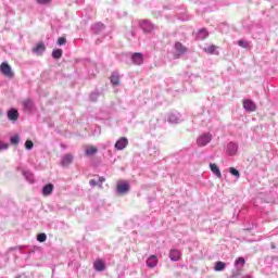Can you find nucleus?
<instances>
[{
    "instance_id": "f257e3e1",
    "label": "nucleus",
    "mask_w": 278,
    "mask_h": 278,
    "mask_svg": "<svg viewBox=\"0 0 278 278\" xmlns=\"http://www.w3.org/2000/svg\"><path fill=\"white\" fill-rule=\"evenodd\" d=\"M174 49H175V54H174L175 60H179L181 55H186V53H188V48H186V46H184V43L179 41L175 42Z\"/></svg>"
},
{
    "instance_id": "f03ea898",
    "label": "nucleus",
    "mask_w": 278,
    "mask_h": 278,
    "mask_svg": "<svg viewBox=\"0 0 278 278\" xmlns=\"http://www.w3.org/2000/svg\"><path fill=\"white\" fill-rule=\"evenodd\" d=\"M0 73L8 77V79H14V71H12V66H10L9 62H2L0 65Z\"/></svg>"
},
{
    "instance_id": "7ed1b4c3",
    "label": "nucleus",
    "mask_w": 278,
    "mask_h": 278,
    "mask_svg": "<svg viewBox=\"0 0 278 278\" xmlns=\"http://www.w3.org/2000/svg\"><path fill=\"white\" fill-rule=\"evenodd\" d=\"M167 123L170 125H179V123H184V116H181L179 112H172L167 115Z\"/></svg>"
},
{
    "instance_id": "20e7f679",
    "label": "nucleus",
    "mask_w": 278,
    "mask_h": 278,
    "mask_svg": "<svg viewBox=\"0 0 278 278\" xmlns=\"http://www.w3.org/2000/svg\"><path fill=\"white\" fill-rule=\"evenodd\" d=\"M212 142V134L204 132L197 139L198 147H207Z\"/></svg>"
},
{
    "instance_id": "39448f33",
    "label": "nucleus",
    "mask_w": 278,
    "mask_h": 278,
    "mask_svg": "<svg viewBox=\"0 0 278 278\" xmlns=\"http://www.w3.org/2000/svg\"><path fill=\"white\" fill-rule=\"evenodd\" d=\"M139 27L142 29L144 34H151V31L155 29V26L151 22H149V20L140 21Z\"/></svg>"
},
{
    "instance_id": "423d86ee",
    "label": "nucleus",
    "mask_w": 278,
    "mask_h": 278,
    "mask_svg": "<svg viewBox=\"0 0 278 278\" xmlns=\"http://www.w3.org/2000/svg\"><path fill=\"white\" fill-rule=\"evenodd\" d=\"M238 149H239L238 143H236L235 141H230V142H228V144L226 147V153L230 157H233V155H236L238 153Z\"/></svg>"
},
{
    "instance_id": "0eeeda50",
    "label": "nucleus",
    "mask_w": 278,
    "mask_h": 278,
    "mask_svg": "<svg viewBox=\"0 0 278 278\" xmlns=\"http://www.w3.org/2000/svg\"><path fill=\"white\" fill-rule=\"evenodd\" d=\"M129 182L127 181H118L116 187L117 194H127L129 192Z\"/></svg>"
},
{
    "instance_id": "6e6552de",
    "label": "nucleus",
    "mask_w": 278,
    "mask_h": 278,
    "mask_svg": "<svg viewBox=\"0 0 278 278\" xmlns=\"http://www.w3.org/2000/svg\"><path fill=\"white\" fill-rule=\"evenodd\" d=\"M129 144V139L126 137H121L116 142H115V149L116 151H123Z\"/></svg>"
},
{
    "instance_id": "1a4fd4ad",
    "label": "nucleus",
    "mask_w": 278,
    "mask_h": 278,
    "mask_svg": "<svg viewBox=\"0 0 278 278\" xmlns=\"http://www.w3.org/2000/svg\"><path fill=\"white\" fill-rule=\"evenodd\" d=\"M131 62L132 64L140 66L144 62V55L140 52H135L131 55Z\"/></svg>"
},
{
    "instance_id": "9d476101",
    "label": "nucleus",
    "mask_w": 278,
    "mask_h": 278,
    "mask_svg": "<svg viewBox=\"0 0 278 278\" xmlns=\"http://www.w3.org/2000/svg\"><path fill=\"white\" fill-rule=\"evenodd\" d=\"M243 109L245 110V112H255V110H257V105H255V102H253V100H244Z\"/></svg>"
},
{
    "instance_id": "9b49d317",
    "label": "nucleus",
    "mask_w": 278,
    "mask_h": 278,
    "mask_svg": "<svg viewBox=\"0 0 278 278\" xmlns=\"http://www.w3.org/2000/svg\"><path fill=\"white\" fill-rule=\"evenodd\" d=\"M45 51H47V47H45V43L42 42L37 43L36 47L33 48V53H35V55H42Z\"/></svg>"
},
{
    "instance_id": "f8f14e48",
    "label": "nucleus",
    "mask_w": 278,
    "mask_h": 278,
    "mask_svg": "<svg viewBox=\"0 0 278 278\" xmlns=\"http://www.w3.org/2000/svg\"><path fill=\"white\" fill-rule=\"evenodd\" d=\"M157 256L156 255H150L148 257V260L146 261V264L148 266V268H155V266H157Z\"/></svg>"
},
{
    "instance_id": "ddd939ff",
    "label": "nucleus",
    "mask_w": 278,
    "mask_h": 278,
    "mask_svg": "<svg viewBox=\"0 0 278 278\" xmlns=\"http://www.w3.org/2000/svg\"><path fill=\"white\" fill-rule=\"evenodd\" d=\"M169 260L172 262H179V260H181V251H179V250H170V252H169Z\"/></svg>"
},
{
    "instance_id": "4468645a",
    "label": "nucleus",
    "mask_w": 278,
    "mask_h": 278,
    "mask_svg": "<svg viewBox=\"0 0 278 278\" xmlns=\"http://www.w3.org/2000/svg\"><path fill=\"white\" fill-rule=\"evenodd\" d=\"M93 268L94 270H97L98 273H103V270H105V263L103 261H101V258H98L94 263H93Z\"/></svg>"
},
{
    "instance_id": "2eb2a0df",
    "label": "nucleus",
    "mask_w": 278,
    "mask_h": 278,
    "mask_svg": "<svg viewBox=\"0 0 278 278\" xmlns=\"http://www.w3.org/2000/svg\"><path fill=\"white\" fill-rule=\"evenodd\" d=\"M53 188H54V186H53V184H47V185H45L43 187H42V194H43V197H50V194H52L53 193Z\"/></svg>"
},
{
    "instance_id": "dca6fc26",
    "label": "nucleus",
    "mask_w": 278,
    "mask_h": 278,
    "mask_svg": "<svg viewBox=\"0 0 278 278\" xmlns=\"http://www.w3.org/2000/svg\"><path fill=\"white\" fill-rule=\"evenodd\" d=\"M110 79H111V84H113V86L121 85V74H118V72H113Z\"/></svg>"
},
{
    "instance_id": "f3484780",
    "label": "nucleus",
    "mask_w": 278,
    "mask_h": 278,
    "mask_svg": "<svg viewBox=\"0 0 278 278\" xmlns=\"http://www.w3.org/2000/svg\"><path fill=\"white\" fill-rule=\"evenodd\" d=\"M9 121H18V110L10 109L7 113Z\"/></svg>"
},
{
    "instance_id": "a211bd4d",
    "label": "nucleus",
    "mask_w": 278,
    "mask_h": 278,
    "mask_svg": "<svg viewBox=\"0 0 278 278\" xmlns=\"http://www.w3.org/2000/svg\"><path fill=\"white\" fill-rule=\"evenodd\" d=\"M210 168H211V173H213V175H216L218 179L223 177V174L220 173V168L218 167V165H216V163H210Z\"/></svg>"
},
{
    "instance_id": "6ab92c4d",
    "label": "nucleus",
    "mask_w": 278,
    "mask_h": 278,
    "mask_svg": "<svg viewBox=\"0 0 278 278\" xmlns=\"http://www.w3.org/2000/svg\"><path fill=\"white\" fill-rule=\"evenodd\" d=\"M247 264V260H244V257H238L235 262V268L237 270H242V268H244V265Z\"/></svg>"
},
{
    "instance_id": "aec40b11",
    "label": "nucleus",
    "mask_w": 278,
    "mask_h": 278,
    "mask_svg": "<svg viewBox=\"0 0 278 278\" xmlns=\"http://www.w3.org/2000/svg\"><path fill=\"white\" fill-rule=\"evenodd\" d=\"M226 268H227V263L223 261H217L215 263L214 270H216V273H223V270H225Z\"/></svg>"
},
{
    "instance_id": "412c9836",
    "label": "nucleus",
    "mask_w": 278,
    "mask_h": 278,
    "mask_svg": "<svg viewBox=\"0 0 278 278\" xmlns=\"http://www.w3.org/2000/svg\"><path fill=\"white\" fill-rule=\"evenodd\" d=\"M207 36H210V33H207V29L201 28L198 31L195 38H197V40H205V38H207Z\"/></svg>"
},
{
    "instance_id": "4be33fe9",
    "label": "nucleus",
    "mask_w": 278,
    "mask_h": 278,
    "mask_svg": "<svg viewBox=\"0 0 278 278\" xmlns=\"http://www.w3.org/2000/svg\"><path fill=\"white\" fill-rule=\"evenodd\" d=\"M99 152V149H97L93 146H89L86 148L85 150V155H87L88 157L92 156V155H97V153Z\"/></svg>"
},
{
    "instance_id": "5701e85b",
    "label": "nucleus",
    "mask_w": 278,
    "mask_h": 278,
    "mask_svg": "<svg viewBox=\"0 0 278 278\" xmlns=\"http://www.w3.org/2000/svg\"><path fill=\"white\" fill-rule=\"evenodd\" d=\"M72 163H73V155L72 154H65L62 157V161H61L62 166H68Z\"/></svg>"
},
{
    "instance_id": "b1692460",
    "label": "nucleus",
    "mask_w": 278,
    "mask_h": 278,
    "mask_svg": "<svg viewBox=\"0 0 278 278\" xmlns=\"http://www.w3.org/2000/svg\"><path fill=\"white\" fill-rule=\"evenodd\" d=\"M23 175L26 179V181H28V184H34V181H36V179L34 178V174L29 170H24Z\"/></svg>"
},
{
    "instance_id": "393cba45",
    "label": "nucleus",
    "mask_w": 278,
    "mask_h": 278,
    "mask_svg": "<svg viewBox=\"0 0 278 278\" xmlns=\"http://www.w3.org/2000/svg\"><path fill=\"white\" fill-rule=\"evenodd\" d=\"M103 29H105V25H103V23H96L92 26V31H94V34H101V31H103Z\"/></svg>"
},
{
    "instance_id": "a878e982",
    "label": "nucleus",
    "mask_w": 278,
    "mask_h": 278,
    "mask_svg": "<svg viewBox=\"0 0 278 278\" xmlns=\"http://www.w3.org/2000/svg\"><path fill=\"white\" fill-rule=\"evenodd\" d=\"M23 108L25 112H31V110H34V102L31 100H25L23 102Z\"/></svg>"
},
{
    "instance_id": "bb28decb",
    "label": "nucleus",
    "mask_w": 278,
    "mask_h": 278,
    "mask_svg": "<svg viewBox=\"0 0 278 278\" xmlns=\"http://www.w3.org/2000/svg\"><path fill=\"white\" fill-rule=\"evenodd\" d=\"M62 53H63L62 49H54L52 51L53 60H60V58H62Z\"/></svg>"
},
{
    "instance_id": "cd10ccee",
    "label": "nucleus",
    "mask_w": 278,
    "mask_h": 278,
    "mask_svg": "<svg viewBox=\"0 0 278 278\" xmlns=\"http://www.w3.org/2000/svg\"><path fill=\"white\" fill-rule=\"evenodd\" d=\"M101 97V92L99 90H94L90 93L89 99L90 101H97Z\"/></svg>"
},
{
    "instance_id": "c85d7f7f",
    "label": "nucleus",
    "mask_w": 278,
    "mask_h": 278,
    "mask_svg": "<svg viewBox=\"0 0 278 278\" xmlns=\"http://www.w3.org/2000/svg\"><path fill=\"white\" fill-rule=\"evenodd\" d=\"M205 53H210L211 55H214L216 53V46L212 45L204 49Z\"/></svg>"
},
{
    "instance_id": "c756f323",
    "label": "nucleus",
    "mask_w": 278,
    "mask_h": 278,
    "mask_svg": "<svg viewBox=\"0 0 278 278\" xmlns=\"http://www.w3.org/2000/svg\"><path fill=\"white\" fill-rule=\"evenodd\" d=\"M10 142L11 144H18L21 142V137L18 135L12 136Z\"/></svg>"
},
{
    "instance_id": "7c9ffc66",
    "label": "nucleus",
    "mask_w": 278,
    "mask_h": 278,
    "mask_svg": "<svg viewBox=\"0 0 278 278\" xmlns=\"http://www.w3.org/2000/svg\"><path fill=\"white\" fill-rule=\"evenodd\" d=\"M229 173H230V175H232L233 177H237V179L240 178V172H239L236 167H230V168H229Z\"/></svg>"
},
{
    "instance_id": "2f4dec72",
    "label": "nucleus",
    "mask_w": 278,
    "mask_h": 278,
    "mask_svg": "<svg viewBox=\"0 0 278 278\" xmlns=\"http://www.w3.org/2000/svg\"><path fill=\"white\" fill-rule=\"evenodd\" d=\"M249 41H247V40H244V39H240L239 41H238V46L239 47H242V49H249Z\"/></svg>"
},
{
    "instance_id": "473e14b6",
    "label": "nucleus",
    "mask_w": 278,
    "mask_h": 278,
    "mask_svg": "<svg viewBox=\"0 0 278 278\" xmlns=\"http://www.w3.org/2000/svg\"><path fill=\"white\" fill-rule=\"evenodd\" d=\"M37 240H38V242H47V233L41 232V233L37 235Z\"/></svg>"
},
{
    "instance_id": "72a5a7b5",
    "label": "nucleus",
    "mask_w": 278,
    "mask_h": 278,
    "mask_svg": "<svg viewBox=\"0 0 278 278\" xmlns=\"http://www.w3.org/2000/svg\"><path fill=\"white\" fill-rule=\"evenodd\" d=\"M25 149H26L27 151H31V150L34 149V141H31V140H26V142H25Z\"/></svg>"
},
{
    "instance_id": "f704fd0d",
    "label": "nucleus",
    "mask_w": 278,
    "mask_h": 278,
    "mask_svg": "<svg viewBox=\"0 0 278 278\" xmlns=\"http://www.w3.org/2000/svg\"><path fill=\"white\" fill-rule=\"evenodd\" d=\"M89 186H91V188H94V186H99V188H101V184L99 182V180L94 179L89 180Z\"/></svg>"
},
{
    "instance_id": "c9c22d12",
    "label": "nucleus",
    "mask_w": 278,
    "mask_h": 278,
    "mask_svg": "<svg viewBox=\"0 0 278 278\" xmlns=\"http://www.w3.org/2000/svg\"><path fill=\"white\" fill-rule=\"evenodd\" d=\"M58 45H59V47H62V46L66 45V38L65 37H60L58 39Z\"/></svg>"
},
{
    "instance_id": "e433bc0d",
    "label": "nucleus",
    "mask_w": 278,
    "mask_h": 278,
    "mask_svg": "<svg viewBox=\"0 0 278 278\" xmlns=\"http://www.w3.org/2000/svg\"><path fill=\"white\" fill-rule=\"evenodd\" d=\"M136 37V31L132 30V31H129L126 34V38H128V40H131V38H135Z\"/></svg>"
},
{
    "instance_id": "4c0bfd02",
    "label": "nucleus",
    "mask_w": 278,
    "mask_h": 278,
    "mask_svg": "<svg viewBox=\"0 0 278 278\" xmlns=\"http://www.w3.org/2000/svg\"><path fill=\"white\" fill-rule=\"evenodd\" d=\"M8 147H10V144L3 143V141H0V151H5V150H8Z\"/></svg>"
},
{
    "instance_id": "58836bf2",
    "label": "nucleus",
    "mask_w": 278,
    "mask_h": 278,
    "mask_svg": "<svg viewBox=\"0 0 278 278\" xmlns=\"http://www.w3.org/2000/svg\"><path fill=\"white\" fill-rule=\"evenodd\" d=\"M37 3H39L40 5H47V3H51V0H36Z\"/></svg>"
},
{
    "instance_id": "ea45409f",
    "label": "nucleus",
    "mask_w": 278,
    "mask_h": 278,
    "mask_svg": "<svg viewBox=\"0 0 278 278\" xmlns=\"http://www.w3.org/2000/svg\"><path fill=\"white\" fill-rule=\"evenodd\" d=\"M98 181H99V184H100V188H103V182L105 181V177L100 176V177L98 178Z\"/></svg>"
},
{
    "instance_id": "a19ab883",
    "label": "nucleus",
    "mask_w": 278,
    "mask_h": 278,
    "mask_svg": "<svg viewBox=\"0 0 278 278\" xmlns=\"http://www.w3.org/2000/svg\"><path fill=\"white\" fill-rule=\"evenodd\" d=\"M94 132L96 134H101V128L99 126H97L96 129H94Z\"/></svg>"
}]
</instances>
